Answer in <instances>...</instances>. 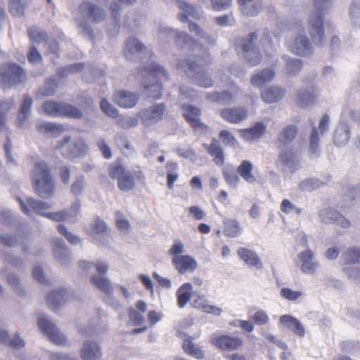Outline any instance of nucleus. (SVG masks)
<instances>
[{
    "instance_id": "obj_7",
    "label": "nucleus",
    "mask_w": 360,
    "mask_h": 360,
    "mask_svg": "<svg viewBox=\"0 0 360 360\" xmlns=\"http://www.w3.org/2000/svg\"><path fill=\"white\" fill-rule=\"evenodd\" d=\"M324 14L311 11L307 20V29L312 43L319 47L323 46L326 42L323 25Z\"/></svg>"
},
{
    "instance_id": "obj_58",
    "label": "nucleus",
    "mask_w": 360,
    "mask_h": 360,
    "mask_svg": "<svg viewBox=\"0 0 360 360\" xmlns=\"http://www.w3.org/2000/svg\"><path fill=\"white\" fill-rule=\"evenodd\" d=\"M314 10L311 12L327 13L333 6L335 0H312Z\"/></svg>"
},
{
    "instance_id": "obj_14",
    "label": "nucleus",
    "mask_w": 360,
    "mask_h": 360,
    "mask_svg": "<svg viewBox=\"0 0 360 360\" xmlns=\"http://www.w3.org/2000/svg\"><path fill=\"white\" fill-rule=\"evenodd\" d=\"M124 55L127 60L137 61L150 57V53L140 41L129 37L125 43Z\"/></svg>"
},
{
    "instance_id": "obj_59",
    "label": "nucleus",
    "mask_w": 360,
    "mask_h": 360,
    "mask_svg": "<svg viewBox=\"0 0 360 360\" xmlns=\"http://www.w3.org/2000/svg\"><path fill=\"white\" fill-rule=\"evenodd\" d=\"M57 90V84L54 79H48L45 82L38 94L42 96H51L54 95Z\"/></svg>"
},
{
    "instance_id": "obj_50",
    "label": "nucleus",
    "mask_w": 360,
    "mask_h": 360,
    "mask_svg": "<svg viewBox=\"0 0 360 360\" xmlns=\"http://www.w3.org/2000/svg\"><path fill=\"white\" fill-rule=\"evenodd\" d=\"M323 184V182L318 179L309 177L301 181L299 184V188L302 191H313L319 188Z\"/></svg>"
},
{
    "instance_id": "obj_10",
    "label": "nucleus",
    "mask_w": 360,
    "mask_h": 360,
    "mask_svg": "<svg viewBox=\"0 0 360 360\" xmlns=\"http://www.w3.org/2000/svg\"><path fill=\"white\" fill-rule=\"evenodd\" d=\"M25 72L19 65L13 63L5 64L0 68V89L10 88L25 80Z\"/></svg>"
},
{
    "instance_id": "obj_2",
    "label": "nucleus",
    "mask_w": 360,
    "mask_h": 360,
    "mask_svg": "<svg viewBox=\"0 0 360 360\" xmlns=\"http://www.w3.org/2000/svg\"><path fill=\"white\" fill-rule=\"evenodd\" d=\"M106 18L105 11L90 1H83L79 8V16L76 21L82 33L90 38L93 36V30L89 22L98 23L103 21Z\"/></svg>"
},
{
    "instance_id": "obj_47",
    "label": "nucleus",
    "mask_w": 360,
    "mask_h": 360,
    "mask_svg": "<svg viewBox=\"0 0 360 360\" xmlns=\"http://www.w3.org/2000/svg\"><path fill=\"white\" fill-rule=\"evenodd\" d=\"M188 29L191 32L194 33L199 39L204 40L205 42L213 44L216 41L214 36L207 34L197 23L189 21Z\"/></svg>"
},
{
    "instance_id": "obj_41",
    "label": "nucleus",
    "mask_w": 360,
    "mask_h": 360,
    "mask_svg": "<svg viewBox=\"0 0 360 360\" xmlns=\"http://www.w3.org/2000/svg\"><path fill=\"white\" fill-rule=\"evenodd\" d=\"M32 105V99L27 95L24 96L23 102L20 106L18 116V123L21 127H27V119L30 117L31 108Z\"/></svg>"
},
{
    "instance_id": "obj_37",
    "label": "nucleus",
    "mask_w": 360,
    "mask_h": 360,
    "mask_svg": "<svg viewBox=\"0 0 360 360\" xmlns=\"http://www.w3.org/2000/svg\"><path fill=\"white\" fill-rule=\"evenodd\" d=\"M180 336L185 338L182 343V348L186 354L197 359H202L205 357L204 351L199 345L193 342L191 337L184 333L181 334Z\"/></svg>"
},
{
    "instance_id": "obj_21",
    "label": "nucleus",
    "mask_w": 360,
    "mask_h": 360,
    "mask_svg": "<svg viewBox=\"0 0 360 360\" xmlns=\"http://www.w3.org/2000/svg\"><path fill=\"white\" fill-rule=\"evenodd\" d=\"M158 38L162 41H169L174 40L176 44H181L183 42L186 44L189 41L188 35L184 32H179L173 30L163 25L158 27Z\"/></svg>"
},
{
    "instance_id": "obj_18",
    "label": "nucleus",
    "mask_w": 360,
    "mask_h": 360,
    "mask_svg": "<svg viewBox=\"0 0 360 360\" xmlns=\"http://www.w3.org/2000/svg\"><path fill=\"white\" fill-rule=\"evenodd\" d=\"M71 292L65 288H60L50 292L46 302L52 310H57L68 302L71 299Z\"/></svg>"
},
{
    "instance_id": "obj_1",
    "label": "nucleus",
    "mask_w": 360,
    "mask_h": 360,
    "mask_svg": "<svg viewBox=\"0 0 360 360\" xmlns=\"http://www.w3.org/2000/svg\"><path fill=\"white\" fill-rule=\"evenodd\" d=\"M31 179L35 192L39 197L49 199L54 195L55 184L50 174V169L45 162L41 161L34 164Z\"/></svg>"
},
{
    "instance_id": "obj_62",
    "label": "nucleus",
    "mask_w": 360,
    "mask_h": 360,
    "mask_svg": "<svg viewBox=\"0 0 360 360\" xmlns=\"http://www.w3.org/2000/svg\"><path fill=\"white\" fill-rule=\"evenodd\" d=\"M28 34L30 39L36 42H42L47 38L46 32L37 27H30Z\"/></svg>"
},
{
    "instance_id": "obj_61",
    "label": "nucleus",
    "mask_w": 360,
    "mask_h": 360,
    "mask_svg": "<svg viewBox=\"0 0 360 360\" xmlns=\"http://www.w3.org/2000/svg\"><path fill=\"white\" fill-rule=\"evenodd\" d=\"M26 4L25 0H11L9 4L10 11L15 16L22 15Z\"/></svg>"
},
{
    "instance_id": "obj_31",
    "label": "nucleus",
    "mask_w": 360,
    "mask_h": 360,
    "mask_svg": "<svg viewBox=\"0 0 360 360\" xmlns=\"http://www.w3.org/2000/svg\"><path fill=\"white\" fill-rule=\"evenodd\" d=\"M30 241V234L26 233L23 235L18 234L13 237L10 235H1L0 242L5 246L13 247L15 244H19L22 246V251L25 253H29L28 243Z\"/></svg>"
},
{
    "instance_id": "obj_23",
    "label": "nucleus",
    "mask_w": 360,
    "mask_h": 360,
    "mask_svg": "<svg viewBox=\"0 0 360 360\" xmlns=\"http://www.w3.org/2000/svg\"><path fill=\"white\" fill-rule=\"evenodd\" d=\"M267 129V124L264 122H257L251 127L239 129L240 136L247 142L260 139Z\"/></svg>"
},
{
    "instance_id": "obj_60",
    "label": "nucleus",
    "mask_w": 360,
    "mask_h": 360,
    "mask_svg": "<svg viewBox=\"0 0 360 360\" xmlns=\"http://www.w3.org/2000/svg\"><path fill=\"white\" fill-rule=\"evenodd\" d=\"M115 143L117 146L122 150L124 154H130L133 153L134 148L124 135H117L115 137Z\"/></svg>"
},
{
    "instance_id": "obj_43",
    "label": "nucleus",
    "mask_w": 360,
    "mask_h": 360,
    "mask_svg": "<svg viewBox=\"0 0 360 360\" xmlns=\"http://www.w3.org/2000/svg\"><path fill=\"white\" fill-rule=\"evenodd\" d=\"M193 286L191 283H185L176 290L177 304L180 308H184L191 297Z\"/></svg>"
},
{
    "instance_id": "obj_33",
    "label": "nucleus",
    "mask_w": 360,
    "mask_h": 360,
    "mask_svg": "<svg viewBox=\"0 0 360 360\" xmlns=\"http://www.w3.org/2000/svg\"><path fill=\"white\" fill-rule=\"evenodd\" d=\"M184 115L189 124L195 129L203 130L205 126L200 122V110L191 105L182 107Z\"/></svg>"
},
{
    "instance_id": "obj_34",
    "label": "nucleus",
    "mask_w": 360,
    "mask_h": 360,
    "mask_svg": "<svg viewBox=\"0 0 360 360\" xmlns=\"http://www.w3.org/2000/svg\"><path fill=\"white\" fill-rule=\"evenodd\" d=\"M298 128L295 124L285 126L278 133L277 141L279 148L288 146L296 138Z\"/></svg>"
},
{
    "instance_id": "obj_8",
    "label": "nucleus",
    "mask_w": 360,
    "mask_h": 360,
    "mask_svg": "<svg viewBox=\"0 0 360 360\" xmlns=\"http://www.w3.org/2000/svg\"><path fill=\"white\" fill-rule=\"evenodd\" d=\"M41 108L43 112L51 117H65L74 119L81 118L82 112L77 107L64 102L45 101Z\"/></svg>"
},
{
    "instance_id": "obj_3",
    "label": "nucleus",
    "mask_w": 360,
    "mask_h": 360,
    "mask_svg": "<svg viewBox=\"0 0 360 360\" xmlns=\"http://www.w3.org/2000/svg\"><path fill=\"white\" fill-rule=\"evenodd\" d=\"M139 74L141 77H146L143 87L146 89L147 96L155 99L160 98L162 96V88L160 79H167V72L159 65L153 64L149 67H143L139 70Z\"/></svg>"
},
{
    "instance_id": "obj_53",
    "label": "nucleus",
    "mask_w": 360,
    "mask_h": 360,
    "mask_svg": "<svg viewBox=\"0 0 360 360\" xmlns=\"http://www.w3.org/2000/svg\"><path fill=\"white\" fill-rule=\"evenodd\" d=\"M240 8L241 12L248 16H255L257 15L262 8V4L261 0H253L251 3L243 6Z\"/></svg>"
},
{
    "instance_id": "obj_19",
    "label": "nucleus",
    "mask_w": 360,
    "mask_h": 360,
    "mask_svg": "<svg viewBox=\"0 0 360 360\" xmlns=\"http://www.w3.org/2000/svg\"><path fill=\"white\" fill-rule=\"evenodd\" d=\"M300 266L302 273L306 274H314L319 267V262L315 259V254L310 249L300 252L297 255Z\"/></svg>"
},
{
    "instance_id": "obj_6",
    "label": "nucleus",
    "mask_w": 360,
    "mask_h": 360,
    "mask_svg": "<svg viewBox=\"0 0 360 360\" xmlns=\"http://www.w3.org/2000/svg\"><path fill=\"white\" fill-rule=\"evenodd\" d=\"M176 68L184 71L198 86L209 88L213 84L212 78L194 60L188 58L180 59Z\"/></svg>"
},
{
    "instance_id": "obj_5",
    "label": "nucleus",
    "mask_w": 360,
    "mask_h": 360,
    "mask_svg": "<svg viewBox=\"0 0 360 360\" xmlns=\"http://www.w3.org/2000/svg\"><path fill=\"white\" fill-rule=\"evenodd\" d=\"M257 37V34L252 32L245 38L238 37L235 41L238 54L251 66H255L261 62V54L254 46Z\"/></svg>"
},
{
    "instance_id": "obj_52",
    "label": "nucleus",
    "mask_w": 360,
    "mask_h": 360,
    "mask_svg": "<svg viewBox=\"0 0 360 360\" xmlns=\"http://www.w3.org/2000/svg\"><path fill=\"white\" fill-rule=\"evenodd\" d=\"M342 257L347 264L360 263V248H348L343 253Z\"/></svg>"
},
{
    "instance_id": "obj_57",
    "label": "nucleus",
    "mask_w": 360,
    "mask_h": 360,
    "mask_svg": "<svg viewBox=\"0 0 360 360\" xmlns=\"http://www.w3.org/2000/svg\"><path fill=\"white\" fill-rule=\"evenodd\" d=\"M80 201L77 198L71 205L69 210H65L66 212L67 221L70 223L76 222L77 215L80 212Z\"/></svg>"
},
{
    "instance_id": "obj_13",
    "label": "nucleus",
    "mask_w": 360,
    "mask_h": 360,
    "mask_svg": "<svg viewBox=\"0 0 360 360\" xmlns=\"http://www.w3.org/2000/svg\"><path fill=\"white\" fill-rule=\"evenodd\" d=\"M329 123V116L324 115L319 121V127H313L309 139V153L310 155H319L321 136L328 131Z\"/></svg>"
},
{
    "instance_id": "obj_39",
    "label": "nucleus",
    "mask_w": 360,
    "mask_h": 360,
    "mask_svg": "<svg viewBox=\"0 0 360 360\" xmlns=\"http://www.w3.org/2000/svg\"><path fill=\"white\" fill-rule=\"evenodd\" d=\"M285 90L279 86H270L261 93L262 101L266 103H273L283 98Z\"/></svg>"
},
{
    "instance_id": "obj_32",
    "label": "nucleus",
    "mask_w": 360,
    "mask_h": 360,
    "mask_svg": "<svg viewBox=\"0 0 360 360\" xmlns=\"http://www.w3.org/2000/svg\"><path fill=\"white\" fill-rule=\"evenodd\" d=\"M279 322L283 327L290 329L296 335L301 338L305 335V328L297 318L285 314L280 316Z\"/></svg>"
},
{
    "instance_id": "obj_46",
    "label": "nucleus",
    "mask_w": 360,
    "mask_h": 360,
    "mask_svg": "<svg viewBox=\"0 0 360 360\" xmlns=\"http://www.w3.org/2000/svg\"><path fill=\"white\" fill-rule=\"evenodd\" d=\"M117 2L114 3L111 6V13L112 18H114L115 25L114 31L112 32L109 31V34L111 36L116 35L119 32V25H117V20L120 18L119 11L122 9V4L131 5L134 4L136 0H117Z\"/></svg>"
},
{
    "instance_id": "obj_42",
    "label": "nucleus",
    "mask_w": 360,
    "mask_h": 360,
    "mask_svg": "<svg viewBox=\"0 0 360 360\" xmlns=\"http://www.w3.org/2000/svg\"><path fill=\"white\" fill-rule=\"evenodd\" d=\"M203 147L211 156L214 157L213 160L216 165L221 166L224 164V158L222 148L215 139H212V142L210 145L204 143Z\"/></svg>"
},
{
    "instance_id": "obj_12",
    "label": "nucleus",
    "mask_w": 360,
    "mask_h": 360,
    "mask_svg": "<svg viewBox=\"0 0 360 360\" xmlns=\"http://www.w3.org/2000/svg\"><path fill=\"white\" fill-rule=\"evenodd\" d=\"M21 211L28 217L32 218L33 214L46 217L47 212L51 209V204L30 196L17 197Z\"/></svg>"
},
{
    "instance_id": "obj_40",
    "label": "nucleus",
    "mask_w": 360,
    "mask_h": 360,
    "mask_svg": "<svg viewBox=\"0 0 360 360\" xmlns=\"http://www.w3.org/2000/svg\"><path fill=\"white\" fill-rule=\"evenodd\" d=\"M279 34H274L268 30H264L260 41L264 51L267 55H271L272 51L279 40Z\"/></svg>"
},
{
    "instance_id": "obj_26",
    "label": "nucleus",
    "mask_w": 360,
    "mask_h": 360,
    "mask_svg": "<svg viewBox=\"0 0 360 360\" xmlns=\"http://www.w3.org/2000/svg\"><path fill=\"white\" fill-rule=\"evenodd\" d=\"M351 129L346 120L340 119L333 132V142L338 147H341L347 143L350 139Z\"/></svg>"
},
{
    "instance_id": "obj_22",
    "label": "nucleus",
    "mask_w": 360,
    "mask_h": 360,
    "mask_svg": "<svg viewBox=\"0 0 360 360\" xmlns=\"http://www.w3.org/2000/svg\"><path fill=\"white\" fill-rule=\"evenodd\" d=\"M179 8L181 12L178 14L177 18L181 22H188V16L196 20H200L204 15V11L201 6L189 4L187 1L180 3V7Z\"/></svg>"
},
{
    "instance_id": "obj_25",
    "label": "nucleus",
    "mask_w": 360,
    "mask_h": 360,
    "mask_svg": "<svg viewBox=\"0 0 360 360\" xmlns=\"http://www.w3.org/2000/svg\"><path fill=\"white\" fill-rule=\"evenodd\" d=\"M291 172H295L300 169V158L297 153L290 149L281 150L278 158Z\"/></svg>"
},
{
    "instance_id": "obj_24",
    "label": "nucleus",
    "mask_w": 360,
    "mask_h": 360,
    "mask_svg": "<svg viewBox=\"0 0 360 360\" xmlns=\"http://www.w3.org/2000/svg\"><path fill=\"white\" fill-rule=\"evenodd\" d=\"M139 100L138 94L120 90L116 91L113 95L114 102L123 108H131L134 107Z\"/></svg>"
},
{
    "instance_id": "obj_30",
    "label": "nucleus",
    "mask_w": 360,
    "mask_h": 360,
    "mask_svg": "<svg viewBox=\"0 0 360 360\" xmlns=\"http://www.w3.org/2000/svg\"><path fill=\"white\" fill-rule=\"evenodd\" d=\"M238 255L249 267L260 270L263 264L257 254L252 250L240 247L238 249Z\"/></svg>"
},
{
    "instance_id": "obj_63",
    "label": "nucleus",
    "mask_w": 360,
    "mask_h": 360,
    "mask_svg": "<svg viewBox=\"0 0 360 360\" xmlns=\"http://www.w3.org/2000/svg\"><path fill=\"white\" fill-rule=\"evenodd\" d=\"M348 117L360 124V110H355L349 105L344 107L340 119L345 120Z\"/></svg>"
},
{
    "instance_id": "obj_51",
    "label": "nucleus",
    "mask_w": 360,
    "mask_h": 360,
    "mask_svg": "<svg viewBox=\"0 0 360 360\" xmlns=\"http://www.w3.org/2000/svg\"><path fill=\"white\" fill-rule=\"evenodd\" d=\"M280 295L288 301L296 302L303 297L304 293L302 290H294L292 288L284 287L281 289Z\"/></svg>"
},
{
    "instance_id": "obj_11",
    "label": "nucleus",
    "mask_w": 360,
    "mask_h": 360,
    "mask_svg": "<svg viewBox=\"0 0 360 360\" xmlns=\"http://www.w3.org/2000/svg\"><path fill=\"white\" fill-rule=\"evenodd\" d=\"M209 342L211 345L223 352L238 350L243 347L244 344L241 338L221 332L212 334Z\"/></svg>"
},
{
    "instance_id": "obj_45",
    "label": "nucleus",
    "mask_w": 360,
    "mask_h": 360,
    "mask_svg": "<svg viewBox=\"0 0 360 360\" xmlns=\"http://www.w3.org/2000/svg\"><path fill=\"white\" fill-rule=\"evenodd\" d=\"M91 283L106 295H110L113 293V288L109 279L105 276H99L98 275H92L91 278Z\"/></svg>"
},
{
    "instance_id": "obj_56",
    "label": "nucleus",
    "mask_w": 360,
    "mask_h": 360,
    "mask_svg": "<svg viewBox=\"0 0 360 360\" xmlns=\"http://www.w3.org/2000/svg\"><path fill=\"white\" fill-rule=\"evenodd\" d=\"M350 20L352 24L360 27V1L356 0L352 2L349 10Z\"/></svg>"
},
{
    "instance_id": "obj_44",
    "label": "nucleus",
    "mask_w": 360,
    "mask_h": 360,
    "mask_svg": "<svg viewBox=\"0 0 360 360\" xmlns=\"http://www.w3.org/2000/svg\"><path fill=\"white\" fill-rule=\"evenodd\" d=\"M253 165L248 160H243L238 166L237 172L248 184L256 182V178L252 174Z\"/></svg>"
},
{
    "instance_id": "obj_35",
    "label": "nucleus",
    "mask_w": 360,
    "mask_h": 360,
    "mask_svg": "<svg viewBox=\"0 0 360 360\" xmlns=\"http://www.w3.org/2000/svg\"><path fill=\"white\" fill-rule=\"evenodd\" d=\"M172 263L180 274L193 271L197 268L196 261L189 255H181L172 258Z\"/></svg>"
},
{
    "instance_id": "obj_29",
    "label": "nucleus",
    "mask_w": 360,
    "mask_h": 360,
    "mask_svg": "<svg viewBox=\"0 0 360 360\" xmlns=\"http://www.w3.org/2000/svg\"><path fill=\"white\" fill-rule=\"evenodd\" d=\"M36 129L46 136L58 137L66 131V127L64 124L56 122H38Z\"/></svg>"
},
{
    "instance_id": "obj_28",
    "label": "nucleus",
    "mask_w": 360,
    "mask_h": 360,
    "mask_svg": "<svg viewBox=\"0 0 360 360\" xmlns=\"http://www.w3.org/2000/svg\"><path fill=\"white\" fill-rule=\"evenodd\" d=\"M220 115L227 122L238 124L248 118V110L244 107L226 108L221 111Z\"/></svg>"
},
{
    "instance_id": "obj_64",
    "label": "nucleus",
    "mask_w": 360,
    "mask_h": 360,
    "mask_svg": "<svg viewBox=\"0 0 360 360\" xmlns=\"http://www.w3.org/2000/svg\"><path fill=\"white\" fill-rule=\"evenodd\" d=\"M58 231L63 235L67 240L72 244V245H77L80 243L81 239L76 235L72 234L70 233L67 227L63 224H59L57 226Z\"/></svg>"
},
{
    "instance_id": "obj_48",
    "label": "nucleus",
    "mask_w": 360,
    "mask_h": 360,
    "mask_svg": "<svg viewBox=\"0 0 360 360\" xmlns=\"http://www.w3.org/2000/svg\"><path fill=\"white\" fill-rule=\"evenodd\" d=\"M224 234L231 238L237 237L241 232L239 222L234 219H226L224 220Z\"/></svg>"
},
{
    "instance_id": "obj_9",
    "label": "nucleus",
    "mask_w": 360,
    "mask_h": 360,
    "mask_svg": "<svg viewBox=\"0 0 360 360\" xmlns=\"http://www.w3.org/2000/svg\"><path fill=\"white\" fill-rule=\"evenodd\" d=\"M295 32L302 33L298 34L295 39L288 42V46L290 51L297 56L307 57L313 54V46L309 37L304 34V27L300 22H295L290 27Z\"/></svg>"
},
{
    "instance_id": "obj_27",
    "label": "nucleus",
    "mask_w": 360,
    "mask_h": 360,
    "mask_svg": "<svg viewBox=\"0 0 360 360\" xmlns=\"http://www.w3.org/2000/svg\"><path fill=\"white\" fill-rule=\"evenodd\" d=\"M80 356L83 360H99L102 357L101 348L97 342L86 340L82 345Z\"/></svg>"
},
{
    "instance_id": "obj_16",
    "label": "nucleus",
    "mask_w": 360,
    "mask_h": 360,
    "mask_svg": "<svg viewBox=\"0 0 360 360\" xmlns=\"http://www.w3.org/2000/svg\"><path fill=\"white\" fill-rule=\"evenodd\" d=\"M38 327L50 340L58 345H64L67 342L65 336L46 317L42 316L38 319Z\"/></svg>"
},
{
    "instance_id": "obj_15",
    "label": "nucleus",
    "mask_w": 360,
    "mask_h": 360,
    "mask_svg": "<svg viewBox=\"0 0 360 360\" xmlns=\"http://www.w3.org/2000/svg\"><path fill=\"white\" fill-rule=\"evenodd\" d=\"M109 174L110 177L117 179L119 188L122 191H127L134 188V181L131 172L126 170L122 165H112L109 169Z\"/></svg>"
},
{
    "instance_id": "obj_54",
    "label": "nucleus",
    "mask_w": 360,
    "mask_h": 360,
    "mask_svg": "<svg viewBox=\"0 0 360 360\" xmlns=\"http://www.w3.org/2000/svg\"><path fill=\"white\" fill-rule=\"evenodd\" d=\"M285 65V72L290 75H295L300 72L302 68V60L297 58H287Z\"/></svg>"
},
{
    "instance_id": "obj_49",
    "label": "nucleus",
    "mask_w": 360,
    "mask_h": 360,
    "mask_svg": "<svg viewBox=\"0 0 360 360\" xmlns=\"http://www.w3.org/2000/svg\"><path fill=\"white\" fill-rule=\"evenodd\" d=\"M338 211L332 207H325L319 210V218L321 223L330 224L335 223Z\"/></svg>"
},
{
    "instance_id": "obj_17",
    "label": "nucleus",
    "mask_w": 360,
    "mask_h": 360,
    "mask_svg": "<svg viewBox=\"0 0 360 360\" xmlns=\"http://www.w3.org/2000/svg\"><path fill=\"white\" fill-rule=\"evenodd\" d=\"M165 111L164 103H158L143 109L138 113V117L141 120L143 124L150 126L161 120Z\"/></svg>"
},
{
    "instance_id": "obj_20",
    "label": "nucleus",
    "mask_w": 360,
    "mask_h": 360,
    "mask_svg": "<svg viewBox=\"0 0 360 360\" xmlns=\"http://www.w3.org/2000/svg\"><path fill=\"white\" fill-rule=\"evenodd\" d=\"M319 96V89L314 86H309L297 91L296 102L302 108L310 107L315 104Z\"/></svg>"
},
{
    "instance_id": "obj_36",
    "label": "nucleus",
    "mask_w": 360,
    "mask_h": 360,
    "mask_svg": "<svg viewBox=\"0 0 360 360\" xmlns=\"http://www.w3.org/2000/svg\"><path fill=\"white\" fill-rule=\"evenodd\" d=\"M53 245L54 255L57 261L64 266L69 264L71 261L70 252L63 239L56 238Z\"/></svg>"
},
{
    "instance_id": "obj_38",
    "label": "nucleus",
    "mask_w": 360,
    "mask_h": 360,
    "mask_svg": "<svg viewBox=\"0 0 360 360\" xmlns=\"http://www.w3.org/2000/svg\"><path fill=\"white\" fill-rule=\"evenodd\" d=\"M274 76L275 72L272 68H265L255 72L250 79V83L252 86L260 89L266 83L270 82Z\"/></svg>"
},
{
    "instance_id": "obj_4",
    "label": "nucleus",
    "mask_w": 360,
    "mask_h": 360,
    "mask_svg": "<svg viewBox=\"0 0 360 360\" xmlns=\"http://www.w3.org/2000/svg\"><path fill=\"white\" fill-rule=\"evenodd\" d=\"M53 151L65 159L72 160L87 153L88 146L82 138H72L70 135H65L56 141Z\"/></svg>"
},
{
    "instance_id": "obj_55",
    "label": "nucleus",
    "mask_w": 360,
    "mask_h": 360,
    "mask_svg": "<svg viewBox=\"0 0 360 360\" xmlns=\"http://www.w3.org/2000/svg\"><path fill=\"white\" fill-rule=\"evenodd\" d=\"M86 181L84 176H77L70 186V193L75 196L80 195L83 193L86 188Z\"/></svg>"
}]
</instances>
